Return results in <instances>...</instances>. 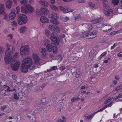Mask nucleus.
I'll return each mask as SVG.
<instances>
[{"instance_id":"nucleus-21","label":"nucleus","mask_w":122,"mask_h":122,"mask_svg":"<svg viewBox=\"0 0 122 122\" xmlns=\"http://www.w3.org/2000/svg\"><path fill=\"white\" fill-rule=\"evenodd\" d=\"M50 21L53 24L56 25H58L60 23L59 20L56 19H52L50 20Z\"/></svg>"},{"instance_id":"nucleus-4","label":"nucleus","mask_w":122,"mask_h":122,"mask_svg":"<svg viewBox=\"0 0 122 122\" xmlns=\"http://www.w3.org/2000/svg\"><path fill=\"white\" fill-rule=\"evenodd\" d=\"M29 52L30 48L28 45L22 46L20 48V54L22 56H25L28 54Z\"/></svg>"},{"instance_id":"nucleus-64","label":"nucleus","mask_w":122,"mask_h":122,"mask_svg":"<svg viewBox=\"0 0 122 122\" xmlns=\"http://www.w3.org/2000/svg\"><path fill=\"white\" fill-rule=\"evenodd\" d=\"M112 103L113 102H111L109 103L108 105H107L108 107H111L112 105Z\"/></svg>"},{"instance_id":"nucleus-30","label":"nucleus","mask_w":122,"mask_h":122,"mask_svg":"<svg viewBox=\"0 0 122 122\" xmlns=\"http://www.w3.org/2000/svg\"><path fill=\"white\" fill-rule=\"evenodd\" d=\"M21 11L22 13L27 14V10L26 8H25L23 6H22L21 8Z\"/></svg>"},{"instance_id":"nucleus-52","label":"nucleus","mask_w":122,"mask_h":122,"mask_svg":"<svg viewBox=\"0 0 122 122\" xmlns=\"http://www.w3.org/2000/svg\"><path fill=\"white\" fill-rule=\"evenodd\" d=\"M11 24L13 26H16L17 25V23L15 21H14L11 23Z\"/></svg>"},{"instance_id":"nucleus-17","label":"nucleus","mask_w":122,"mask_h":122,"mask_svg":"<svg viewBox=\"0 0 122 122\" xmlns=\"http://www.w3.org/2000/svg\"><path fill=\"white\" fill-rule=\"evenodd\" d=\"M39 4L42 5L45 7H47L49 6L48 3L43 0H41L39 2Z\"/></svg>"},{"instance_id":"nucleus-18","label":"nucleus","mask_w":122,"mask_h":122,"mask_svg":"<svg viewBox=\"0 0 122 122\" xmlns=\"http://www.w3.org/2000/svg\"><path fill=\"white\" fill-rule=\"evenodd\" d=\"M40 10L42 13L45 15L48 14L49 12L48 10L45 8H41Z\"/></svg>"},{"instance_id":"nucleus-6","label":"nucleus","mask_w":122,"mask_h":122,"mask_svg":"<svg viewBox=\"0 0 122 122\" xmlns=\"http://www.w3.org/2000/svg\"><path fill=\"white\" fill-rule=\"evenodd\" d=\"M50 39L52 41L55 42L57 44H59V41L58 37L57 34L56 33H52L51 35Z\"/></svg>"},{"instance_id":"nucleus-53","label":"nucleus","mask_w":122,"mask_h":122,"mask_svg":"<svg viewBox=\"0 0 122 122\" xmlns=\"http://www.w3.org/2000/svg\"><path fill=\"white\" fill-rule=\"evenodd\" d=\"M74 15L76 19H77L79 18L80 17V15L79 14H77L75 15Z\"/></svg>"},{"instance_id":"nucleus-47","label":"nucleus","mask_w":122,"mask_h":122,"mask_svg":"<svg viewBox=\"0 0 122 122\" xmlns=\"http://www.w3.org/2000/svg\"><path fill=\"white\" fill-rule=\"evenodd\" d=\"M27 118H29V119L31 121L34 122L35 121V118L34 119L32 117H31L29 115L27 116Z\"/></svg>"},{"instance_id":"nucleus-1","label":"nucleus","mask_w":122,"mask_h":122,"mask_svg":"<svg viewBox=\"0 0 122 122\" xmlns=\"http://www.w3.org/2000/svg\"><path fill=\"white\" fill-rule=\"evenodd\" d=\"M7 49L6 50L5 56V61L6 64H9L12 60V54L14 51V49L13 47L10 48V46L8 44L6 45Z\"/></svg>"},{"instance_id":"nucleus-31","label":"nucleus","mask_w":122,"mask_h":122,"mask_svg":"<svg viewBox=\"0 0 122 122\" xmlns=\"http://www.w3.org/2000/svg\"><path fill=\"white\" fill-rule=\"evenodd\" d=\"M47 51L49 52H51L52 50V46H51L50 44L46 46Z\"/></svg>"},{"instance_id":"nucleus-57","label":"nucleus","mask_w":122,"mask_h":122,"mask_svg":"<svg viewBox=\"0 0 122 122\" xmlns=\"http://www.w3.org/2000/svg\"><path fill=\"white\" fill-rule=\"evenodd\" d=\"M7 107V105H5L3 107H2L1 108V109L2 111L5 109Z\"/></svg>"},{"instance_id":"nucleus-40","label":"nucleus","mask_w":122,"mask_h":122,"mask_svg":"<svg viewBox=\"0 0 122 122\" xmlns=\"http://www.w3.org/2000/svg\"><path fill=\"white\" fill-rule=\"evenodd\" d=\"M55 26V27L54 29L55 30H54V31H56L58 33H59L60 31V28L56 25Z\"/></svg>"},{"instance_id":"nucleus-16","label":"nucleus","mask_w":122,"mask_h":122,"mask_svg":"<svg viewBox=\"0 0 122 122\" xmlns=\"http://www.w3.org/2000/svg\"><path fill=\"white\" fill-rule=\"evenodd\" d=\"M16 17V14L14 12H11L9 15V18L10 20H13Z\"/></svg>"},{"instance_id":"nucleus-7","label":"nucleus","mask_w":122,"mask_h":122,"mask_svg":"<svg viewBox=\"0 0 122 122\" xmlns=\"http://www.w3.org/2000/svg\"><path fill=\"white\" fill-rule=\"evenodd\" d=\"M20 64V61H17L14 64H11V67L13 70L16 71L18 69Z\"/></svg>"},{"instance_id":"nucleus-42","label":"nucleus","mask_w":122,"mask_h":122,"mask_svg":"<svg viewBox=\"0 0 122 122\" xmlns=\"http://www.w3.org/2000/svg\"><path fill=\"white\" fill-rule=\"evenodd\" d=\"M61 19L64 22L67 21L69 20V18L67 17H62Z\"/></svg>"},{"instance_id":"nucleus-14","label":"nucleus","mask_w":122,"mask_h":122,"mask_svg":"<svg viewBox=\"0 0 122 122\" xmlns=\"http://www.w3.org/2000/svg\"><path fill=\"white\" fill-rule=\"evenodd\" d=\"M40 51L42 55L43 56H45L47 54V50L44 48H41L40 50Z\"/></svg>"},{"instance_id":"nucleus-24","label":"nucleus","mask_w":122,"mask_h":122,"mask_svg":"<svg viewBox=\"0 0 122 122\" xmlns=\"http://www.w3.org/2000/svg\"><path fill=\"white\" fill-rule=\"evenodd\" d=\"M95 113H93L92 114L89 115L86 114L84 115V116L86 119L88 120L92 118L95 114Z\"/></svg>"},{"instance_id":"nucleus-2","label":"nucleus","mask_w":122,"mask_h":122,"mask_svg":"<svg viewBox=\"0 0 122 122\" xmlns=\"http://www.w3.org/2000/svg\"><path fill=\"white\" fill-rule=\"evenodd\" d=\"M22 64L29 66V69H33L35 66V64L33 62L31 57H27L24 58L22 61Z\"/></svg>"},{"instance_id":"nucleus-61","label":"nucleus","mask_w":122,"mask_h":122,"mask_svg":"<svg viewBox=\"0 0 122 122\" xmlns=\"http://www.w3.org/2000/svg\"><path fill=\"white\" fill-rule=\"evenodd\" d=\"M29 2L30 4L31 5L33 4L34 3V1L33 0H30Z\"/></svg>"},{"instance_id":"nucleus-45","label":"nucleus","mask_w":122,"mask_h":122,"mask_svg":"<svg viewBox=\"0 0 122 122\" xmlns=\"http://www.w3.org/2000/svg\"><path fill=\"white\" fill-rule=\"evenodd\" d=\"M5 50L4 47L0 46V53H3L5 51Z\"/></svg>"},{"instance_id":"nucleus-19","label":"nucleus","mask_w":122,"mask_h":122,"mask_svg":"<svg viewBox=\"0 0 122 122\" xmlns=\"http://www.w3.org/2000/svg\"><path fill=\"white\" fill-rule=\"evenodd\" d=\"M51 45L53 48V53H57L58 51L57 46L55 44L53 43H51Z\"/></svg>"},{"instance_id":"nucleus-43","label":"nucleus","mask_w":122,"mask_h":122,"mask_svg":"<svg viewBox=\"0 0 122 122\" xmlns=\"http://www.w3.org/2000/svg\"><path fill=\"white\" fill-rule=\"evenodd\" d=\"M20 3L23 5H25L27 3V0H23L20 1Z\"/></svg>"},{"instance_id":"nucleus-49","label":"nucleus","mask_w":122,"mask_h":122,"mask_svg":"<svg viewBox=\"0 0 122 122\" xmlns=\"http://www.w3.org/2000/svg\"><path fill=\"white\" fill-rule=\"evenodd\" d=\"M41 102L44 103V104H47V102L46 101V98H43L42 99L41 101Z\"/></svg>"},{"instance_id":"nucleus-35","label":"nucleus","mask_w":122,"mask_h":122,"mask_svg":"<svg viewBox=\"0 0 122 122\" xmlns=\"http://www.w3.org/2000/svg\"><path fill=\"white\" fill-rule=\"evenodd\" d=\"M88 34L86 32H84L81 33L80 36L81 37H83L86 38V37L88 36Z\"/></svg>"},{"instance_id":"nucleus-37","label":"nucleus","mask_w":122,"mask_h":122,"mask_svg":"<svg viewBox=\"0 0 122 122\" xmlns=\"http://www.w3.org/2000/svg\"><path fill=\"white\" fill-rule=\"evenodd\" d=\"M119 2V0H112V4L114 5H118Z\"/></svg>"},{"instance_id":"nucleus-25","label":"nucleus","mask_w":122,"mask_h":122,"mask_svg":"<svg viewBox=\"0 0 122 122\" xmlns=\"http://www.w3.org/2000/svg\"><path fill=\"white\" fill-rule=\"evenodd\" d=\"M12 2V0H8L7 1L6 5L7 8L10 9L11 8Z\"/></svg>"},{"instance_id":"nucleus-54","label":"nucleus","mask_w":122,"mask_h":122,"mask_svg":"<svg viewBox=\"0 0 122 122\" xmlns=\"http://www.w3.org/2000/svg\"><path fill=\"white\" fill-rule=\"evenodd\" d=\"M12 78L14 80H15V81H16L17 79V77L16 75H13L12 76Z\"/></svg>"},{"instance_id":"nucleus-59","label":"nucleus","mask_w":122,"mask_h":122,"mask_svg":"<svg viewBox=\"0 0 122 122\" xmlns=\"http://www.w3.org/2000/svg\"><path fill=\"white\" fill-rule=\"evenodd\" d=\"M13 35L11 34H10L8 35V37L10 38L11 39H12L13 38Z\"/></svg>"},{"instance_id":"nucleus-32","label":"nucleus","mask_w":122,"mask_h":122,"mask_svg":"<svg viewBox=\"0 0 122 122\" xmlns=\"http://www.w3.org/2000/svg\"><path fill=\"white\" fill-rule=\"evenodd\" d=\"M88 6L91 9H96L94 4L92 2H89L88 3Z\"/></svg>"},{"instance_id":"nucleus-50","label":"nucleus","mask_w":122,"mask_h":122,"mask_svg":"<svg viewBox=\"0 0 122 122\" xmlns=\"http://www.w3.org/2000/svg\"><path fill=\"white\" fill-rule=\"evenodd\" d=\"M122 90V85H121L120 86H117L116 88L115 89L116 91L118 90Z\"/></svg>"},{"instance_id":"nucleus-8","label":"nucleus","mask_w":122,"mask_h":122,"mask_svg":"<svg viewBox=\"0 0 122 122\" xmlns=\"http://www.w3.org/2000/svg\"><path fill=\"white\" fill-rule=\"evenodd\" d=\"M58 8L60 10H61L63 13H66L70 12H72L73 11V10L70 8H64L63 7L59 6H58Z\"/></svg>"},{"instance_id":"nucleus-22","label":"nucleus","mask_w":122,"mask_h":122,"mask_svg":"<svg viewBox=\"0 0 122 122\" xmlns=\"http://www.w3.org/2000/svg\"><path fill=\"white\" fill-rule=\"evenodd\" d=\"M102 20V18L100 17L97 19L92 20L91 22L92 23L96 24L99 23Z\"/></svg>"},{"instance_id":"nucleus-13","label":"nucleus","mask_w":122,"mask_h":122,"mask_svg":"<svg viewBox=\"0 0 122 122\" xmlns=\"http://www.w3.org/2000/svg\"><path fill=\"white\" fill-rule=\"evenodd\" d=\"M88 36L86 37V38L92 39L95 37L96 34L95 32H89L88 34Z\"/></svg>"},{"instance_id":"nucleus-10","label":"nucleus","mask_w":122,"mask_h":122,"mask_svg":"<svg viewBox=\"0 0 122 122\" xmlns=\"http://www.w3.org/2000/svg\"><path fill=\"white\" fill-rule=\"evenodd\" d=\"M26 8L27 10V13H31L35 10L34 8L30 5H28L26 6Z\"/></svg>"},{"instance_id":"nucleus-12","label":"nucleus","mask_w":122,"mask_h":122,"mask_svg":"<svg viewBox=\"0 0 122 122\" xmlns=\"http://www.w3.org/2000/svg\"><path fill=\"white\" fill-rule=\"evenodd\" d=\"M40 21L43 23H46L49 22V20L46 16H42L40 18Z\"/></svg>"},{"instance_id":"nucleus-29","label":"nucleus","mask_w":122,"mask_h":122,"mask_svg":"<svg viewBox=\"0 0 122 122\" xmlns=\"http://www.w3.org/2000/svg\"><path fill=\"white\" fill-rule=\"evenodd\" d=\"M50 6L51 9L53 10L56 11L58 10V7L53 4L50 5Z\"/></svg>"},{"instance_id":"nucleus-56","label":"nucleus","mask_w":122,"mask_h":122,"mask_svg":"<svg viewBox=\"0 0 122 122\" xmlns=\"http://www.w3.org/2000/svg\"><path fill=\"white\" fill-rule=\"evenodd\" d=\"M16 9L17 10V13L18 14H19L20 10V7L19 6H17L16 7Z\"/></svg>"},{"instance_id":"nucleus-3","label":"nucleus","mask_w":122,"mask_h":122,"mask_svg":"<svg viewBox=\"0 0 122 122\" xmlns=\"http://www.w3.org/2000/svg\"><path fill=\"white\" fill-rule=\"evenodd\" d=\"M28 18L26 15L21 14L19 15L17 22L19 25H21L26 24Z\"/></svg>"},{"instance_id":"nucleus-58","label":"nucleus","mask_w":122,"mask_h":122,"mask_svg":"<svg viewBox=\"0 0 122 122\" xmlns=\"http://www.w3.org/2000/svg\"><path fill=\"white\" fill-rule=\"evenodd\" d=\"M112 28H111L110 29H108V30H104V31L105 32L106 31L107 32H108L110 31H111L112 30Z\"/></svg>"},{"instance_id":"nucleus-36","label":"nucleus","mask_w":122,"mask_h":122,"mask_svg":"<svg viewBox=\"0 0 122 122\" xmlns=\"http://www.w3.org/2000/svg\"><path fill=\"white\" fill-rule=\"evenodd\" d=\"M21 92H19L17 94H15L14 95V98L15 99H17L19 98V97L21 94Z\"/></svg>"},{"instance_id":"nucleus-33","label":"nucleus","mask_w":122,"mask_h":122,"mask_svg":"<svg viewBox=\"0 0 122 122\" xmlns=\"http://www.w3.org/2000/svg\"><path fill=\"white\" fill-rule=\"evenodd\" d=\"M56 25L53 24L50 25L48 26V28L50 30L54 31Z\"/></svg>"},{"instance_id":"nucleus-15","label":"nucleus","mask_w":122,"mask_h":122,"mask_svg":"<svg viewBox=\"0 0 122 122\" xmlns=\"http://www.w3.org/2000/svg\"><path fill=\"white\" fill-rule=\"evenodd\" d=\"M104 14L110 16L113 13V11L111 9H107L104 11Z\"/></svg>"},{"instance_id":"nucleus-41","label":"nucleus","mask_w":122,"mask_h":122,"mask_svg":"<svg viewBox=\"0 0 122 122\" xmlns=\"http://www.w3.org/2000/svg\"><path fill=\"white\" fill-rule=\"evenodd\" d=\"M107 54V52H105L102 53L101 54V55L99 56V59H101L102 57L105 56Z\"/></svg>"},{"instance_id":"nucleus-27","label":"nucleus","mask_w":122,"mask_h":122,"mask_svg":"<svg viewBox=\"0 0 122 122\" xmlns=\"http://www.w3.org/2000/svg\"><path fill=\"white\" fill-rule=\"evenodd\" d=\"M27 27L25 26H22L20 28V31L21 33H24L27 30Z\"/></svg>"},{"instance_id":"nucleus-62","label":"nucleus","mask_w":122,"mask_h":122,"mask_svg":"<svg viewBox=\"0 0 122 122\" xmlns=\"http://www.w3.org/2000/svg\"><path fill=\"white\" fill-rule=\"evenodd\" d=\"M52 70H54L56 69H57V66H54L53 67L51 68Z\"/></svg>"},{"instance_id":"nucleus-9","label":"nucleus","mask_w":122,"mask_h":122,"mask_svg":"<svg viewBox=\"0 0 122 122\" xmlns=\"http://www.w3.org/2000/svg\"><path fill=\"white\" fill-rule=\"evenodd\" d=\"M29 66L22 63L21 67V71L23 72H27L28 71V69H29Z\"/></svg>"},{"instance_id":"nucleus-11","label":"nucleus","mask_w":122,"mask_h":122,"mask_svg":"<svg viewBox=\"0 0 122 122\" xmlns=\"http://www.w3.org/2000/svg\"><path fill=\"white\" fill-rule=\"evenodd\" d=\"M48 17L50 18L58 19L59 18L58 15L56 13L53 12L49 14Z\"/></svg>"},{"instance_id":"nucleus-51","label":"nucleus","mask_w":122,"mask_h":122,"mask_svg":"<svg viewBox=\"0 0 122 122\" xmlns=\"http://www.w3.org/2000/svg\"><path fill=\"white\" fill-rule=\"evenodd\" d=\"M103 5L105 9H107V10L109 9V7L105 3H104Z\"/></svg>"},{"instance_id":"nucleus-63","label":"nucleus","mask_w":122,"mask_h":122,"mask_svg":"<svg viewBox=\"0 0 122 122\" xmlns=\"http://www.w3.org/2000/svg\"><path fill=\"white\" fill-rule=\"evenodd\" d=\"M117 56L119 57H122V52H120L117 55Z\"/></svg>"},{"instance_id":"nucleus-60","label":"nucleus","mask_w":122,"mask_h":122,"mask_svg":"<svg viewBox=\"0 0 122 122\" xmlns=\"http://www.w3.org/2000/svg\"><path fill=\"white\" fill-rule=\"evenodd\" d=\"M65 36V34H62L60 35L59 38L60 39H61V38H63Z\"/></svg>"},{"instance_id":"nucleus-20","label":"nucleus","mask_w":122,"mask_h":122,"mask_svg":"<svg viewBox=\"0 0 122 122\" xmlns=\"http://www.w3.org/2000/svg\"><path fill=\"white\" fill-rule=\"evenodd\" d=\"M97 54V52L94 50H92L90 52L89 56L90 57H94Z\"/></svg>"},{"instance_id":"nucleus-46","label":"nucleus","mask_w":122,"mask_h":122,"mask_svg":"<svg viewBox=\"0 0 122 122\" xmlns=\"http://www.w3.org/2000/svg\"><path fill=\"white\" fill-rule=\"evenodd\" d=\"M119 31H114L110 33V35H114L116 34L117 33H119Z\"/></svg>"},{"instance_id":"nucleus-38","label":"nucleus","mask_w":122,"mask_h":122,"mask_svg":"<svg viewBox=\"0 0 122 122\" xmlns=\"http://www.w3.org/2000/svg\"><path fill=\"white\" fill-rule=\"evenodd\" d=\"M86 25H87L86 26V28L88 29V31L90 30L93 27L92 25L91 24H86Z\"/></svg>"},{"instance_id":"nucleus-48","label":"nucleus","mask_w":122,"mask_h":122,"mask_svg":"<svg viewBox=\"0 0 122 122\" xmlns=\"http://www.w3.org/2000/svg\"><path fill=\"white\" fill-rule=\"evenodd\" d=\"M81 75V74L80 71H78L76 74V78H78Z\"/></svg>"},{"instance_id":"nucleus-23","label":"nucleus","mask_w":122,"mask_h":122,"mask_svg":"<svg viewBox=\"0 0 122 122\" xmlns=\"http://www.w3.org/2000/svg\"><path fill=\"white\" fill-rule=\"evenodd\" d=\"M19 54L17 52H16L12 56V60L15 61L19 57Z\"/></svg>"},{"instance_id":"nucleus-5","label":"nucleus","mask_w":122,"mask_h":122,"mask_svg":"<svg viewBox=\"0 0 122 122\" xmlns=\"http://www.w3.org/2000/svg\"><path fill=\"white\" fill-rule=\"evenodd\" d=\"M33 58L35 64L36 65H39L41 63L42 60L40 59L37 53H33Z\"/></svg>"},{"instance_id":"nucleus-55","label":"nucleus","mask_w":122,"mask_h":122,"mask_svg":"<svg viewBox=\"0 0 122 122\" xmlns=\"http://www.w3.org/2000/svg\"><path fill=\"white\" fill-rule=\"evenodd\" d=\"M57 58H58V61L59 62H60L62 60V57L61 56H58L57 57Z\"/></svg>"},{"instance_id":"nucleus-28","label":"nucleus","mask_w":122,"mask_h":122,"mask_svg":"<svg viewBox=\"0 0 122 122\" xmlns=\"http://www.w3.org/2000/svg\"><path fill=\"white\" fill-rule=\"evenodd\" d=\"M4 87L5 90L6 92H11L13 90L15 91L16 90L15 88H14L13 90H10V87L7 86H5Z\"/></svg>"},{"instance_id":"nucleus-39","label":"nucleus","mask_w":122,"mask_h":122,"mask_svg":"<svg viewBox=\"0 0 122 122\" xmlns=\"http://www.w3.org/2000/svg\"><path fill=\"white\" fill-rule=\"evenodd\" d=\"M113 99V97H111L109 98H108L104 102V104H106L107 103L111 101Z\"/></svg>"},{"instance_id":"nucleus-44","label":"nucleus","mask_w":122,"mask_h":122,"mask_svg":"<svg viewBox=\"0 0 122 122\" xmlns=\"http://www.w3.org/2000/svg\"><path fill=\"white\" fill-rule=\"evenodd\" d=\"M50 32L48 30H46L45 31V35L46 36H48L50 35Z\"/></svg>"},{"instance_id":"nucleus-34","label":"nucleus","mask_w":122,"mask_h":122,"mask_svg":"<svg viewBox=\"0 0 122 122\" xmlns=\"http://www.w3.org/2000/svg\"><path fill=\"white\" fill-rule=\"evenodd\" d=\"M44 44L46 46L47 45L51 44L50 41L47 39H45L43 41Z\"/></svg>"},{"instance_id":"nucleus-26","label":"nucleus","mask_w":122,"mask_h":122,"mask_svg":"<svg viewBox=\"0 0 122 122\" xmlns=\"http://www.w3.org/2000/svg\"><path fill=\"white\" fill-rule=\"evenodd\" d=\"M16 84V81H10L9 82V85L12 88H15L16 85H15Z\"/></svg>"}]
</instances>
